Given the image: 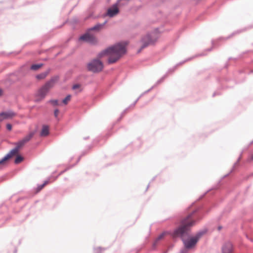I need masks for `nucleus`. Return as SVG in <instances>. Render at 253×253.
Wrapping results in <instances>:
<instances>
[{"mask_svg": "<svg viewBox=\"0 0 253 253\" xmlns=\"http://www.w3.org/2000/svg\"><path fill=\"white\" fill-rule=\"evenodd\" d=\"M192 214L193 213H191L183 219L181 221L180 226L174 230L172 234V236L174 238L181 237L185 247L188 249L193 248L196 245L203 234L202 233H198L195 237L187 239H184V236L188 234L190 227L195 223V221L192 217Z\"/></svg>", "mask_w": 253, "mask_h": 253, "instance_id": "obj_1", "label": "nucleus"}, {"mask_svg": "<svg viewBox=\"0 0 253 253\" xmlns=\"http://www.w3.org/2000/svg\"><path fill=\"white\" fill-rule=\"evenodd\" d=\"M127 44L126 42L118 43L101 52L98 57L102 58L105 55H107L108 63L109 64L114 63L126 53Z\"/></svg>", "mask_w": 253, "mask_h": 253, "instance_id": "obj_2", "label": "nucleus"}, {"mask_svg": "<svg viewBox=\"0 0 253 253\" xmlns=\"http://www.w3.org/2000/svg\"><path fill=\"white\" fill-rule=\"evenodd\" d=\"M58 79L57 77L52 78L38 90L37 93V101L41 100L45 96L48 90L54 86Z\"/></svg>", "mask_w": 253, "mask_h": 253, "instance_id": "obj_3", "label": "nucleus"}, {"mask_svg": "<svg viewBox=\"0 0 253 253\" xmlns=\"http://www.w3.org/2000/svg\"><path fill=\"white\" fill-rule=\"evenodd\" d=\"M105 23L103 24H97L94 26L93 27L89 29V30L84 35L81 36L80 38V40L84 41L87 42L91 44H95L97 42V40L96 37L94 35L91 33L92 31H98L101 30Z\"/></svg>", "mask_w": 253, "mask_h": 253, "instance_id": "obj_4", "label": "nucleus"}, {"mask_svg": "<svg viewBox=\"0 0 253 253\" xmlns=\"http://www.w3.org/2000/svg\"><path fill=\"white\" fill-rule=\"evenodd\" d=\"M87 67L89 71L94 73L99 72L102 70L103 64L100 60L96 59L89 62L87 64Z\"/></svg>", "mask_w": 253, "mask_h": 253, "instance_id": "obj_5", "label": "nucleus"}, {"mask_svg": "<svg viewBox=\"0 0 253 253\" xmlns=\"http://www.w3.org/2000/svg\"><path fill=\"white\" fill-rule=\"evenodd\" d=\"M158 38V35L156 32H152L144 37L142 39V46L143 48L148 45L154 43Z\"/></svg>", "mask_w": 253, "mask_h": 253, "instance_id": "obj_6", "label": "nucleus"}, {"mask_svg": "<svg viewBox=\"0 0 253 253\" xmlns=\"http://www.w3.org/2000/svg\"><path fill=\"white\" fill-rule=\"evenodd\" d=\"M35 134L34 131L30 132L28 134H27L26 136H25L22 140L18 141L16 143V147L18 148L19 150L22 148L27 142H28L33 137Z\"/></svg>", "mask_w": 253, "mask_h": 253, "instance_id": "obj_7", "label": "nucleus"}, {"mask_svg": "<svg viewBox=\"0 0 253 253\" xmlns=\"http://www.w3.org/2000/svg\"><path fill=\"white\" fill-rule=\"evenodd\" d=\"M119 9L118 8V3L113 5L111 7L108 8L107 14L109 17H113L119 13Z\"/></svg>", "mask_w": 253, "mask_h": 253, "instance_id": "obj_8", "label": "nucleus"}, {"mask_svg": "<svg viewBox=\"0 0 253 253\" xmlns=\"http://www.w3.org/2000/svg\"><path fill=\"white\" fill-rule=\"evenodd\" d=\"M19 150L16 147L12 149L8 154H7L0 161V164H3L4 162L8 160L11 157L17 154L18 153Z\"/></svg>", "mask_w": 253, "mask_h": 253, "instance_id": "obj_9", "label": "nucleus"}, {"mask_svg": "<svg viewBox=\"0 0 253 253\" xmlns=\"http://www.w3.org/2000/svg\"><path fill=\"white\" fill-rule=\"evenodd\" d=\"M5 120L11 119L16 116V113L12 111L1 112Z\"/></svg>", "mask_w": 253, "mask_h": 253, "instance_id": "obj_10", "label": "nucleus"}, {"mask_svg": "<svg viewBox=\"0 0 253 253\" xmlns=\"http://www.w3.org/2000/svg\"><path fill=\"white\" fill-rule=\"evenodd\" d=\"M232 245L230 243H227L222 248V253H232Z\"/></svg>", "mask_w": 253, "mask_h": 253, "instance_id": "obj_11", "label": "nucleus"}, {"mask_svg": "<svg viewBox=\"0 0 253 253\" xmlns=\"http://www.w3.org/2000/svg\"><path fill=\"white\" fill-rule=\"evenodd\" d=\"M49 133V128L46 126H42V129L41 132V135L42 136H46Z\"/></svg>", "mask_w": 253, "mask_h": 253, "instance_id": "obj_12", "label": "nucleus"}, {"mask_svg": "<svg viewBox=\"0 0 253 253\" xmlns=\"http://www.w3.org/2000/svg\"><path fill=\"white\" fill-rule=\"evenodd\" d=\"M48 73L47 72H43L41 74H40L36 76V78L38 80H42L46 77Z\"/></svg>", "mask_w": 253, "mask_h": 253, "instance_id": "obj_13", "label": "nucleus"}, {"mask_svg": "<svg viewBox=\"0 0 253 253\" xmlns=\"http://www.w3.org/2000/svg\"><path fill=\"white\" fill-rule=\"evenodd\" d=\"M42 66V64H33L31 66V69L32 70H37Z\"/></svg>", "mask_w": 253, "mask_h": 253, "instance_id": "obj_14", "label": "nucleus"}, {"mask_svg": "<svg viewBox=\"0 0 253 253\" xmlns=\"http://www.w3.org/2000/svg\"><path fill=\"white\" fill-rule=\"evenodd\" d=\"M71 95H68L62 101L64 104L67 105L68 102L71 100Z\"/></svg>", "mask_w": 253, "mask_h": 253, "instance_id": "obj_15", "label": "nucleus"}, {"mask_svg": "<svg viewBox=\"0 0 253 253\" xmlns=\"http://www.w3.org/2000/svg\"><path fill=\"white\" fill-rule=\"evenodd\" d=\"M23 160V158L20 156H18L16 157L15 160V164H19L21 163Z\"/></svg>", "mask_w": 253, "mask_h": 253, "instance_id": "obj_16", "label": "nucleus"}, {"mask_svg": "<svg viewBox=\"0 0 253 253\" xmlns=\"http://www.w3.org/2000/svg\"><path fill=\"white\" fill-rule=\"evenodd\" d=\"M164 234L163 233L161 235H160L156 239L154 245H155V244H156V243L159 241L160 240H161V239H162L163 238V237L164 236Z\"/></svg>", "mask_w": 253, "mask_h": 253, "instance_id": "obj_17", "label": "nucleus"}, {"mask_svg": "<svg viewBox=\"0 0 253 253\" xmlns=\"http://www.w3.org/2000/svg\"><path fill=\"white\" fill-rule=\"evenodd\" d=\"M50 102L53 105H58V100H51Z\"/></svg>", "mask_w": 253, "mask_h": 253, "instance_id": "obj_18", "label": "nucleus"}, {"mask_svg": "<svg viewBox=\"0 0 253 253\" xmlns=\"http://www.w3.org/2000/svg\"><path fill=\"white\" fill-rule=\"evenodd\" d=\"M59 113V111L58 109H55L54 110V114L56 118H57L58 117Z\"/></svg>", "mask_w": 253, "mask_h": 253, "instance_id": "obj_19", "label": "nucleus"}, {"mask_svg": "<svg viewBox=\"0 0 253 253\" xmlns=\"http://www.w3.org/2000/svg\"><path fill=\"white\" fill-rule=\"evenodd\" d=\"M6 128L9 131H10L12 129V126L10 124H7L6 125Z\"/></svg>", "mask_w": 253, "mask_h": 253, "instance_id": "obj_20", "label": "nucleus"}, {"mask_svg": "<svg viewBox=\"0 0 253 253\" xmlns=\"http://www.w3.org/2000/svg\"><path fill=\"white\" fill-rule=\"evenodd\" d=\"M47 183V182H45L43 184L40 185L39 187V190H41L43 188V187Z\"/></svg>", "mask_w": 253, "mask_h": 253, "instance_id": "obj_21", "label": "nucleus"}, {"mask_svg": "<svg viewBox=\"0 0 253 253\" xmlns=\"http://www.w3.org/2000/svg\"><path fill=\"white\" fill-rule=\"evenodd\" d=\"M5 119H4V116L3 115H2V113H0V123L2 121H3V120H4Z\"/></svg>", "mask_w": 253, "mask_h": 253, "instance_id": "obj_22", "label": "nucleus"}, {"mask_svg": "<svg viewBox=\"0 0 253 253\" xmlns=\"http://www.w3.org/2000/svg\"><path fill=\"white\" fill-rule=\"evenodd\" d=\"M80 85L79 84H75L73 86V89H76L77 88H79L80 87Z\"/></svg>", "mask_w": 253, "mask_h": 253, "instance_id": "obj_23", "label": "nucleus"}, {"mask_svg": "<svg viewBox=\"0 0 253 253\" xmlns=\"http://www.w3.org/2000/svg\"><path fill=\"white\" fill-rule=\"evenodd\" d=\"M2 94V90L0 88V96Z\"/></svg>", "mask_w": 253, "mask_h": 253, "instance_id": "obj_24", "label": "nucleus"}, {"mask_svg": "<svg viewBox=\"0 0 253 253\" xmlns=\"http://www.w3.org/2000/svg\"><path fill=\"white\" fill-rule=\"evenodd\" d=\"M251 159L252 160H253V155L251 156Z\"/></svg>", "mask_w": 253, "mask_h": 253, "instance_id": "obj_25", "label": "nucleus"}, {"mask_svg": "<svg viewBox=\"0 0 253 253\" xmlns=\"http://www.w3.org/2000/svg\"><path fill=\"white\" fill-rule=\"evenodd\" d=\"M122 0H119V2L121 1ZM126 2H127L129 0H126Z\"/></svg>", "mask_w": 253, "mask_h": 253, "instance_id": "obj_26", "label": "nucleus"}]
</instances>
